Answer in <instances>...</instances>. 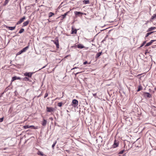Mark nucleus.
I'll list each match as a JSON object with an SVG mask.
<instances>
[{"instance_id":"nucleus-14","label":"nucleus","mask_w":156,"mask_h":156,"mask_svg":"<svg viewBox=\"0 0 156 156\" xmlns=\"http://www.w3.org/2000/svg\"><path fill=\"white\" fill-rule=\"evenodd\" d=\"M29 20H27V21H26V22H24L23 23V26H22V27H25V26H27L28 25V24H29Z\"/></svg>"},{"instance_id":"nucleus-25","label":"nucleus","mask_w":156,"mask_h":156,"mask_svg":"<svg viewBox=\"0 0 156 156\" xmlns=\"http://www.w3.org/2000/svg\"><path fill=\"white\" fill-rule=\"evenodd\" d=\"M83 4H88L89 3V1L88 0H83Z\"/></svg>"},{"instance_id":"nucleus-10","label":"nucleus","mask_w":156,"mask_h":156,"mask_svg":"<svg viewBox=\"0 0 156 156\" xmlns=\"http://www.w3.org/2000/svg\"><path fill=\"white\" fill-rule=\"evenodd\" d=\"M74 13L76 16H80V15L81 16L83 13L80 12H77V11H75L74 12Z\"/></svg>"},{"instance_id":"nucleus-44","label":"nucleus","mask_w":156,"mask_h":156,"mask_svg":"<svg viewBox=\"0 0 156 156\" xmlns=\"http://www.w3.org/2000/svg\"><path fill=\"white\" fill-rule=\"evenodd\" d=\"M80 73V72H78V73H76V74H75V75L76 76L77 74H79Z\"/></svg>"},{"instance_id":"nucleus-8","label":"nucleus","mask_w":156,"mask_h":156,"mask_svg":"<svg viewBox=\"0 0 156 156\" xmlns=\"http://www.w3.org/2000/svg\"><path fill=\"white\" fill-rule=\"evenodd\" d=\"M21 78L20 77H17V76H14L13 77H12V80H11V81L12 82V81H14L16 80H21Z\"/></svg>"},{"instance_id":"nucleus-11","label":"nucleus","mask_w":156,"mask_h":156,"mask_svg":"<svg viewBox=\"0 0 156 156\" xmlns=\"http://www.w3.org/2000/svg\"><path fill=\"white\" fill-rule=\"evenodd\" d=\"M77 30L76 29H74L73 27L72 28L71 34H76L77 33Z\"/></svg>"},{"instance_id":"nucleus-53","label":"nucleus","mask_w":156,"mask_h":156,"mask_svg":"<svg viewBox=\"0 0 156 156\" xmlns=\"http://www.w3.org/2000/svg\"><path fill=\"white\" fill-rule=\"evenodd\" d=\"M155 90H156V88H155Z\"/></svg>"},{"instance_id":"nucleus-37","label":"nucleus","mask_w":156,"mask_h":156,"mask_svg":"<svg viewBox=\"0 0 156 156\" xmlns=\"http://www.w3.org/2000/svg\"><path fill=\"white\" fill-rule=\"evenodd\" d=\"M4 118L2 117L1 118H0V122H2Z\"/></svg>"},{"instance_id":"nucleus-5","label":"nucleus","mask_w":156,"mask_h":156,"mask_svg":"<svg viewBox=\"0 0 156 156\" xmlns=\"http://www.w3.org/2000/svg\"><path fill=\"white\" fill-rule=\"evenodd\" d=\"M54 110V108L52 107H46V110L48 112H53Z\"/></svg>"},{"instance_id":"nucleus-33","label":"nucleus","mask_w":156,"mask_h":156,"mask_svg":"<svg viewBox=\"0 0 156 156\" xmlns=\"http://www.w3.org/2000/svg\"><path fill=\"white\" fill-rule=\"evenodd\" d=\"M62 104H62V102H59L58 104V106L59 107H61L62 106Z\"/></svg>"},{"instance_id":"nucleus-12","label":"nucleus","mask_w":156,"mask_h":156,"mask_svg":"<svg viewBox=\"0 0 156 156\" xmlns=\"http://www.w3.org/2000/svg\"><path fill=\"white\" fill-rule=\"evenodd\" d=\"M155 32H156V31H151V32L150 31V32L147 33L145 35V39L149 35H150L151 34H152V33H154Z\"/></svg>"},{"instance_id":"nucleus-17","label":"nucleus","mask_w":156,"mask_h":156,"mask_svg":"<svg viewBox=\"0 0 156 156\" xmlns=\"http://www.w3.org/2000/svg\"><path fill=\"white\" fill-rule=\"evenodd\" d=\"M117 147V142H116V139H115V140L114 141V144L112 145V147L113 148H115Z\"/></svg>"},{"instance_id":"nucleus-38","label":"nucleus","mask_w":156,"mask_h":156,"mask_svg":"<svg viewBox=\"0 0 156 156\" xmlns=\"http://www.w3.org/2000/svg\"><path fill=\"white\" fill-rule=\"evenodd\" d=\"M48 96V94L47 93H46L45 94L44 96V98H46Z\"/></svg>"},{"instance_id":"nucleus-50","label":"nucleus","mask_w":156,"mask_h":156,"mask_svg":"<svg viewBox=\"0 0 156 156\" xmlns=\"http://www.w3.org/2000/svg\"><path fill=\"white\" fill-rule=\"evenodd\" d=\"M104 41V40H103L102 41L103 42Z\"/></svg>"},{"instance_id":"nucleus-13","label":"nucleus","mask_w":156,"mask_h":156,"mask_svg":"<svg viewBox=\"0 0 156 156\" xmlns=\"http://www.w3.org/2000/svg\"><path fill=\"white\" fill-rule=\"evenodd\" d=\"M16 27V25L14 27H8V26H6V28H7L9 29V30H14L15 29Z\"/></svg>"},{"instance_id":"nucleus-29","label":"nucleus","mask_w":156,"mask_h":156,"mask_svg":"<svg viewBox=\"0 0 156 156\" xmlns=\"http://www.w3.org/2000/svg\"><path fill=\"white\" fill-rule=\"evenodd\" d=\"M146 42V41H144L139 48H140L141 47H142L145 44Z\"/></svg>"},{"instance_id":"nucleus-46","label":"nucleus","mask_w":156,"mask_h":156,"mask_svg":"<svg viewBox=\"0 0 156 156\" xmlns=\"http://www.w3.org/2000/svg\"><path fill=\"white\" fill-rule=\"evenodd\" d=\"M60 99V98H55V100H56V99Z\"/></svg>"},{"instance_id":"nucleus-15","label":"nucleus","mask_w":156,"mask_h":156,"mask_svg":"<svg viewBox=\"0 0 156 156\" xmlns=\"http://www.w3.org/2000/svg\"><path fill=\"white\" fill-rule=\"evenodd\" d=\"M29 48V46L28 45L27 47H25V48H23L22 49V50L23 53L26 52V51Z\"/></svg>"},{"instance_id":"nucleus-45","label":"nucleus","mask_w":156,"mask_h":156,"mask_svg":"<svg viewBox=\"0 0 156 156\" xmlns=\"http://www.w3.org/2000/svg\"><path fill=\"white\" fill-rule=\"evenodd\" d=\"M78 68V67H74V68H73V69H72V70L73 69H76V68Z\"/></svg>"},{"instance_id":"nucleus-49","label":"nucleus","mask_w":156,"mask_h":156,"mask_svg":"<svg viewBox=\"0 0 156 156\" xmlns=\"http://www.w3.org/2000/svg\"><path fill=\"white\" fill-rule=\"evenodd\" d=\"M117 145H118V142Z\"/></svg>"},{"instance_id":"nucleus-18","label":"nucleus","mask_w":156,"mask_h":156,"mask_svg":"<svg viewBox=\"0 0 156 156\" xmlns=\"http://www.w3.org/2000/svg\"><path fill=\"white\" fill-rule=\"evenodd\" d=\"M102 53V52L101 51V52L98 53L96 55V56H95V58L96 59H97V58H98L101 55Z\"/></svg>"},{"instance_id":"nucleus-16","label":"nucleus","mask_w":156,"mask_h":156,"mask_svg":"<svg viewBox=\"0 0 156 156\" xmlns=\"http://www.w3.org/2000/svg\"><path fill=\"white\" fill-rule=\"evenodd\" d=\"M96 140L98 141V140L99 142H102V138L100 136H99L98 137L97 139H96Z\"/></svg>"},{"instance_id":"nucleus-28","label":"nucleus","mask_w":156,"mask_h":156,"mask_svg":"<svg viewBox=\"0 0 156 156\" xmlns=\"http://www.w3.org/2000/svg\"><path fill=\"white\" fill-rule=\"evenodd\" d=\"M39 155H40L41 156H43L44 155V154H43V153L41 151H38L37 153Z\"/></svg>"},{"instance_id":"nucleus-31","label":"nucleus","mask_w":156,"mask_h":156,"mask_svg":"<svg viewBox=\"0 0 156 156\" xmlns=\"http://www.w3.org/2000/svg\"><path fill=\"white\" fill-rule=\"evenodd\" d=\"M24 31V29L23 28H21L19 31V33L20 34H21Z\"/></svg>"},{"instance_id":"nucleus-26","label":"nucleus","mask_w":156,"mask_h":156,"mask_svg":"<svg viewBox=\"0 0 156 156\" xmlns=\"http://www.w3.org/2000/svg\"><path fill=\"white\" fill-rule=\"evenodd\" d=\"M29 127H30V128H31L33 129H37V126L35 127V126H30Z\"/></svg>"},{"instance_id":"nucleus-6","label":"nucleus","mask_w":156,"mask_h":156,"mask_svg":"<svg viewBox=\"0 0 156 156\" xmlns=\"http://www.w3.org/2000/svg\"><path fill=\"white\" fill-rule=\"evenodd\" d=\"M156 41V40H151L149 42L147 43L145 45V47H147L148 46H149L151 44L154 42V41Z\"/></svg>"},{"instance_id":"nucleus-30","label":"nucleus","mask_w":156,"mask_h":156,"mask_svg":"<svg viewBox=\"0 0 156 156\" xmlns=\"http://www.w3.org/2000/svg\"><path fill=\"white\" fill-rule=\"evenodd\" d=\"M9 2V0H5V1L4 3L3 4V5L5 6Z\"/></svg>"},{"instance_id":"nucleus-24","label":"nucleus","mask_w":156,"mask_h":156,"mask_svg":"<svg viewBox=\"0 0 156 156\" xmlns=\"http://www.w3.org/2000/svg\"><path fill=\"white\" fill-rule=\"evenodd\" d=\"M54 15V14L52 12H50L48 14V17L49 18L51 17Z\"/></svg>"},{"instance_id":"nucleus-22","label":"nucleus","mask_w":156,"mask_h":156,"mask_svg":"<svg viewBox=\"0 0 156 156\" xmlns=\"http://www.w3.org/2000/svg\"><path fill=\"white\" fill-rule=\"evenodd\" d=\"M84 47V46L81 44H78L77 45V48H83Z\"/></svg>"},{"instance_id":"nucleus-4","label":"nucleus","mask_w":156,"mask_h":156,"mask_svg":"<svg viewBox=\"0 0 156 156\" xmlns=\"http://www.w3.org/2000/svg\"><path fill=\"white\" fill-rule=\"evenodd\" d=\"M34 73L33 72L26 73L24 74V75L27 76L29 77H31L32 74Z\"/></svg>"},{"instance_id":"nucleus-20","label":"nucleus","mask_w":156,"mask_h":156,"mask_svg":"<svg viewBox=\"0 0 156 156\" xmlns=\"http://www.w3.org/2000/svg\"><path fill=\"white\" fill-rule=\"evenodd\" d=\"M69 11H68L66 12V13H65L64 14L62 15V18L63 19L65 18L66 17V16L67 15V14L69 13Z\"/></svg>"},{"instance_id":"nucleus-3","label":"nucleus","mask_w":156,"mask_h":156,"mask_svg":"<svg viewBox=\"0 0 156 156\" xmlns=\"http://www.w3.org/2000/svg\"><path fill=\"white\" fill-rule=\"evenodd\" d=\"M26 19V17L25 16H23V18L20 19L19 21L16 23V25H18L20 24L22 22H23V21Z\"/></svg>"},{"instance_id":"nucleus-19","label":"nucleus","mask_w":156,"mask_h":156,"mask_svg":"<svg viewBox=\"0 0 156 156\" xmlns=\"http://www.w3.org/2000/svg\"><path fill=\"white\" fill-rule=\"evenodd\" d=\"M156 17V14H154L153 15V16H152L150 20V21L152 22V20L154 19Z\"/></svg>"},{"instance_id":"nucleus-27","label":"nucleus","mask_w":156,"mask_h":156,"mask_svg":"<svg viewBox=\"0 0 156 156\" xmlns=\"http://www.w3.org/2000/svg\"><path fill=\"white\" fill-rule=\"evenodd\" d=\"M142 89V87L141 85H140L139 86L138 88V90H137V92L139 91Z\"/></svg>"},{"instance_id":"nucleus-42","label":"nucleus","mask_w":156,"mask_h":156,"mask_svg":"<svg viewBox=\"0 0 156 156\" xmlns=\"http://www.w3.org/2000/svg\"><path fill=\"white\" fill-rule=\"evenodd\" d=\"M49 119L51 121H52L53 120V119L52 117H50L49 118Z\"/></svg>"},{"instance_id":"nucleus-9","label":"nucleus","mask_w":156,"mask_h":156,"mask_svg":"<svg viewBox=\"0 0 156 156\" xmlns=\"http://www.w3.org/2000/svg\"><path fill=\"white\" fill-rule=\"evenodd\" d=\"M156 29V27H151L150 28H149L147 30V32H151L152 30H154L155 29Z\"/></svg>"},{"instance_id":"nucleus-7","label":"nucleus","mask_w":156,"mask_h":156,"mask_svg":"<svg viewBox=\"0 0 156 156\" xmlns=\"http://www.w3.org/2000/svg\"><path fill=\"white\" fill-rule=\"evenodd\" d=\"M145 97H146L147 98H151L152 97L151 95L149 93L144 92V93Z\"/></svg>"},{"instance_id":"nucleus-40","label":"nucleus","mask_w":156,"mask_h":156,"mask_svg":"<svg viewBox=\"0 0 156 156\" xmlns=\"http://www.w3.org/2000/svg\"><path fill=\"white\" fill-rule=\"evenodd\" d=\"M148 50H146L145 51V54L146 55L147 53H148Z\"/></svg>"},{"instance_id":"nucleus-47","label":"nucleus","mask_w":156,"mask_h":156,"mask_svg":"<svg viewBox=\"0 0 156 156\" xmlns=\"http://www.w3.org/2000/svg\"><path fill=\"white\" fill-rule=\"evenodd\" d=\"M48 20V22H51L49 20Z\"/></svg>"},{"instance_id":"nucleus-34","label":"nucleus","mask_w":156,"mask_h":156,"mask_svg":"<svg viewBox=\"0 0 156 156\" xmlns=\"http://www.w3.org/2000/svg\"><path fill=\"white\" fill-rule=\"evenodd\" d=\"M29 126H29L28 125H26V126H24L23 127L24 129H27L30 128Z\"/></svg>"},{"instance_id":"nucleus-23","label":"nucleus","mask_w":156,"mask_h":156,"mask_svg":"<svg viewBox=\"0 0 156 156\" xmlns=\"http://www.w3.org/2000/svg\"><path fill=\"white\" fill-rule=\"evenodd\" d=\"M22 80H24V81H30V80L29 78L27 77H25L24 78H23L22 79Z\"/></svg>"},{"instance_id":"nucleus-32","label":"nucleus","mask_w":156,"mask_h":156,"mask_svg":"<svg viewBox=\"0 0 156 156\" xmlns=\"http://www.w3.org/2000/svg\"><path fill=\"white\" fill-rule=\"evenodd\" d=\"M23 53V52L22 50L18 52L16 54V55H20V54H21L22 53Z\"/></svg>"},{"instance_id":"nucleus-35","label":"nucleus","mask_w":156,"mask_h":156,"mask_svg":"<svg viewBox=\"0 0 156 156\" xmlns=\"http://www.w3.org/2000/svg\"><path fill=\"white\" fill-rule=\"evenodd\" d=\"M56 143V141H55L54 142L53 144L52 145V148H53L54 147H55V145Z\"/></svg>"},{"instance_id":"nucleus-54","label":"nucleus","mask_w":156,"mask_h":156,"mask_svg":"<svg viewBox=\"0 0 156 156\" xmlns=\"http://www.w3.org/2000/svg\"><path fill=\"white\" fill-rule=\"evenodd\" d=\"M119 156H120V155H119Z\"/></svg>"},{"instance_id":"nucleus-48","label":"nucleus","mask_w":156,"mask_h":156,"mask_svg":"<svg viewBox=\"0 0 156 156\" xmlns=\"http://www.w3.org/2000/svg\"><path fill=\"white\" fill-rule=\"evenodd\" d=\"M9 41L8 43V44L9 43Z\"/></svg>"},{"instance_id":"nucleus-39","label":"nucleus","mask_w":156,"mask_h":156,"mask_svg":"<svg viewBox=\"0 0 156 156\" xmlns=\"http://www.w3.org/2000/svg\"><path fill=\"white\" fill-rule=\"evenodd\" d=\"M87 63V62L86 61L85 62H84L83 63V65H86Z\"/></svg>"},{"instance_id":"nucleus-21","label":"nucleus","mask_w":156,"mask_h":156,"mask_svg":"<svg viewBox=\"0 0 156 156\" xmlns=\"http://www.w3.org/2000/svg\"><path fill=\"white\" fill-rule=\"evenodd\" d=\"M47 123V121L46 120L44 119L43 121L42 122V125L44 126H46Z\"/></svg>"},{"instance_id":"nucleus-36","label":"nucleus","mask_w":156,"mask_h":156,"mask_svg":"<svg viewBox=\"0 0 156 156\" xmlns=\"http://www.w3.org/2000/svg\"><path fill=\"white\" fill-rule=\"evenodd\" d=\"M124 151V150H122L119 152V154H122L123 153Z\"/></svg>"},{"instance_id":"nucleus-51","label":"nucleus","mask_w":156,"mask_h":156,"mask_svg":"<svg viewBox=\"0 0 156 156\" xmlns=\"http://www.w3.org/2000/svg\"><path fill=\"white\" fill-rule=\"evenodd\" d=\"M116 135H117V133L116 134V135H115V136H116Z\"/></svg>"},{"instance_id":"nucleus-52","label":"nucleus","mask_w":156,"mask_h":156,"mask_svg":"<svg viewBox=\"0 0 156 156\" xmlns=\"http://www.w3.org/2000/svg\"><path fill=\"white\" fill-rule=\"evenodd\" d=\"M116 135H117V133L116 134V135H115V136H116Z\"/></svg>"},{"instance_id":"nucleus-1","label":"nucleus","mask_w":156,"mask_h":156,"mask_svg":"<svg viewBox=\"0 0 156 156\" xmlns=\"http://www.w3.org/2000/svg\"><path fill=\"white\" fill-rule=\"evenodd\" d=\"M51 41H52L54 43V44H55L56 48H59L58 40L57 37H56L55 38V40H51Z\"/></svg>"},{"instance_id":"nucleus-41","label":"nucleus","mask_w":156,"mask_h":156,"mask_svg":"<svg viewBox=\"0 0 156 156\" xmlns=\"http://www.w3.org/2000/svg\"><path fill=\"white\" fill-rule=\"evenodd\" d=\"M93 95L94 97L95 98L97 95V94L95 93V94H93Z\"/></svg>"},{"instance_id":"nucleus-43","label":"nucleus","mask_w":156,"mask_h":156,"mask_svg":"<svg viewBox=\"0 0 156 156\" xmlns=\"http://www.w3.org/2000/svg\"><path fill=\"white\" fill-rule=\"evenodd\" d=\"M46 66H44V67H43L42 68H41V69H40L39 70H40L41 69H43L44 68V67H45Z\"/></svg>"},{"instance_id":"nucleus-2","label":"nucleus","mask_w":156,"mask_h":156,"mask_svg":"<svg viewBox=\"0 0 156 156\" xmlns=\"http://www.w3.org/2000/svg\"><path fill=\"white\" fill-rule=\"evenodd\" d=\"M78 101L74 99L73 100L72 103V105L74 107H76L78 105Z\"/></svg>"}]
</instances>
